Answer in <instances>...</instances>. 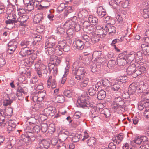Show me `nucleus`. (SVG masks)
<instances>
[{"mask_svg":"<svg viewBox=\"0 0 149 149\" xmlns=\"http://www.w3.org/2000/svg\"><path fill=\"white\" fill-rule=\"evenodd\" d=\"M81 59L80 57L79 60L75 61L73 65L72 74L75 75V77L77 80H80L83 78L84 75L86 74V69L81 65Z\"/></svg>","mask_w":149,"mask_h":149,"instance_id":"1","label":"nucleus"},{"mask_svg":"<svg viewBox=\"0 0 149 149\" xmlns=\"http://www.w3.org/2000/svg\"><path fill=\"white\" fill-rule=\"evenodd\" d=\"M124 102L120 97H116L112 104V108L115 112L118 113L120 110H125Z\"/></svg>","mask_w":149,"mask_h":149,"instance_id":"2","label":"nucleus"},{"mask_svg":"<svg viewBox=\"0 0 149 149\" xmlns=\"http://www.w3.org/2000/svg\"><path fill=\"white\" fill-rule=\"evenodd\" d=\"M56 40L54 36L49 38L45 43V47L47 48L48 53L51 54L53 52V48L56 47Z\"/></svg>","mask_w":149,"mask_h":149,"instance_id":"3","label":"nucleus"},{"mask_svg":"<svg viewBox=\"0 0 149 149\" xmlns=\"http://www.w3.org/2000/svg\"><path fill=\"white\" fill-rule=\"evenodd\" d=\"M41 136L40 135H38L36 139L39 142L36 147V149H48L50 146L49 140L46 139H41Z\"/></svg>","mask_w":149,"mask_h":149,"instance_id":"4","label":"nucleus"},{"mask_svg":"<svg viewBox=\"0 0 149 149\" xmlns=\"http://www.w3.org/2000/svg\"><path fill=\"white\" fill-rule=\"evenodd\" d=\"M35 68L39 77L42 76V74H47L48 72L47 66L43 64L40 65L39 63H36L35 64Z\"/></svg>","mask_w":149,"mask_h":149,"instance_id":"5","label":"nucleus"},{"mask_svg":"<svg viewBox=\"0 0 149 149\" xmlns=\"http://www.w3.org/2000/svg\"><path fill=\"white\" fill-rule=\"evenodd\" d=\"M52 61H53V62L52 64L48 66V69L50 72H52L54 75L55 76L57 72V66L60 64L61 61L60 60L56 59Z\"/></svg>","mask_w":149,"mask_h":149,"instance_id":"6","label":"nucleus"},{"mask_svg":"<svg viewBox=\"0 0 149 149\" xmlns=\"http://www.w3.org/2000/svg\"><path fill=\"white\" fill-rule=\"evenodd\" d=\"M56 112L55 108L52 107H49L45 109L41 113V116H44L47 118L48 116H53Z\"/></svg>","mask_w":149,"mask_h":149,"instance_id":"7","label":"nucleus"},{"mask_svg":"<svg viewBox=\"0 0 149 149\" xmlns=\"http://www.w3.org/2000/svg\"><path fill=\"white\" fill-rule=\"evenodd\" d=\"M142 86L141 85H138L136 83H132L131 84L129 88L128 91L131 94L135 93L136 91L138 93L143 92Z\"/></svg>","mask_w":149,"mask_h":149,"instance_id":"8","label":"nucleus"},{"mask_svg":"<svg viewBox=\"0 0 149 149\" xmlns=\"http://www.w3.org/2000/svg\"><path fill=\"white\" fill-rule=\"evenodd\" d=\"M82 26L86 32L89 33V35H91V33H94L96 31L95 29H94L92 25L88 21L84 22Z\"/></svg>","mask_w":149,"mask_h":149,"instance_id":"9","label":"nucleus"},{"mask_svg":"<svg viewBox=\"0 0 149 149\" xmlns=\"http://www.w3.org/2000/svg\"><path fill=\"white\" fill-rule=\"evenodd\" d=\"M127 57L125 53L120 54L117 59V63L119 66L124 65L127 63Z\"/></svg>","mask_w":149,"mask_h":149,"instance_id":"10","label":"nucleus"},{"mask_svg":"<svg viewBox=\"0 0 149 149\" xmlns=\"http://www.w3.org/2000/svg\"><path fill=\"white\" fill-rule=\"evenodd\" d=\"M17 43L15 40L10 42L8 45V53L12 54L13 53L17 47Z\"/></svg>","mask_w":149,"mask_h":149,"instance_id":"11","label":"nucleus"},{"mask_svg":"<svg viewBox=\"0 0 149 149\" xmlns=\"http://www.w3.org/2000/svg\"><path fill=\"white\" fill-rule=\"evenodd\" d=\"M27 88H25L19 87L17 92L16 95L18 99L20 100H22L27 93Z\"/></svg>","mask_w":149,"mask_h":149,"instance_id":"12","label":"nucleus"},{"mask_svg":"<svg viewBox=\"0 0 149 149\" xmlns=\"http://www.w3.org/2000/svg\"><path fill=\"white\" fill-rule=\"evenodd\" d=\"M76 19L77 17L75 16H74L72 17L69 20L67 21L64 24L65 28H66L67 29H72V26L75 25L74 22L76 21Z\"/></svg>","mask_w":149,"mask_h":149,"instance_id":"13","label":"nucleus"},{"mask_svg":"<svg viewBox=\"0 0 149 149\" xmlns=\"http://www.w3.org/2000/svg\"><path fill=\"white\" fill-rule=\"evenodd\" d=\"M88 102L86 101V100L80 98L77 100L76 105L78 107L84 108L89 106V105L88 104Z\"/></svg>","mask_w":149,"mask_h":149,"instance_id":"14","label":"nucleus"},{"mask_svg":"<svg viewBox=\"0 0 149 149\" xmlns=\"http://www.w3.org/2000/svg\"><path fill=\"white\" fill-rule=\"evenodd\" d=\"M26 132H27L28 133L22 136L23 141L25 142H27L29 140L32 141L34 140L35 138L33 134L31 133V132L29 131H26Z\"/></svg>","mask_w":149,"mask_h":149,"instance_id":"15","label":"nucleus"},{"mask_svg":"<svg viewBox=\"0 0 149 149\" xmlns=\"http://www.w3.org/2000/svg\"><path fill=\"white\" fill-rule=\"evenodd\" d=\"M34 51V50L33 49L29 50L27 47H25L21 49L19 54L21 56L24 57L32 54Z\"/></svg>","mask_w":149,"mask_h":149,"instance_id":"16","label":"nucleus"},{"mask_svg":"<svg viewBox=\"0 0 149 149\" xmlns=\"http://www.w3.org/2000/svg\"><path fill=\"white\" fill-rule=\"evenodd\" d=\"M74 45L76 48L79 50H82L84 47L83 42L80 40H76L74 42Z\"/></svg>","mask_w":149,"mask_h":149,"instance_id":"17","label":"nucleus"},{"mask_svg":"<svg viewBox=\"0 0 149 149\" xmlns=\"http://www.w3.org/2000/svg\"><path fill=\"white\" fill-rule=\"evenodd\" d=\"M13 17V15H10L7 17L8 20L5 21V23L6 24V26L8 25H13V24H15V23H17L16 18L14 17L12 18Z\"/></svg>","mask_w":149,"mask_h":149,"instance_id":"18","label":"nucleus"},{"mask_svg":"<svg viewBox=\"0 0 149 149\" xmlns=\"http://www.w3.org/2000/svg\"><path fill=\"white\" fill-rule=\"evenodd\" d=\"M95 28L96 29V31L97 30L100 33L101 38H104L106 36L107 31L106 29H104L103 27L99 25L96 26Z\"/></svg>","mask_w":149,"mask_h":149,"instance_id":"19","label":"nucleus"},{"mask_svg":"<svg viewBox=\"0 0 149 149\" xmlns=\"http://www.w3.org/2000/svg\"><path fill=\"white\" fill-rule=\"evenodd\" d=\"M44 17V15L43 13H40L36 14L34 19V23L35 24L42 23Z\"/></svg>","mask_w":149,"mask_h":149,"instance_id":"20","label":"nucleus"},{"mask_svg":"<svg viewBox=\"0 0 149 149\" xmlns=\"http://www.w3.org/2000/svg\"><path fill=\"white\" fill-rule=\"evenodd\" d=\"M90 36V37L91 42L93 44L97 43L99 41V36L95 33H91Z\"/></svg>","mask_w":149,"mask_h":149,"instance_id":"21","label":"nucleus"},{"mask_svg":"<svg viewBox=\"0 0 149 149\" xmlns=\"http://www.w3.org/2000/svg\"><path fill=\"white\" fill-rule=\"evenodd\" d=\"M97 13L99 17L102 18L106 15V12L105 10L102 6H100L97 8Z\"/></svg>","mask_w":149,"mask_h":149,"instance_id":"22","label":"nucleus"},{"mask_svg":"<svg viewBox=\"0 0 149 149\" xmlns=\"http://www.w3.org/2000/svg\"><path fill=\"white\" fill-rule=\"evenodd\" d=\"M124 138V134L120 133L115 136L112 138V140L114 142L118 144H119L123 140Z\"/></svg>","mask_w":149,"mask_h":149,"instance_id":"23","label":"nucleus"},{"mask_svg":"<svg viewBox=\"0 0 149 149\" xmlns=\"http://www.w3.org/2000/svg\"><path fill=\"white\" fill-rule=\"evenodd\" d=\"M27 19V17L26 15L19 16V17L16 19L17 23L18 22L21 25H22L23 24L26 22Z\"/></svg>","mask_w":149,"mask_h":149,"instance_id":"24","label":"nucleus"},{"mask_svg":"<svg viewBox=\"0 0 149 149\" xmlns=\"http://www.w3.org/2000/svg\"><path fill=\"white\" fill-rule=\"evenodd\" d=\"M136 66V69L134 72V74H136L137 75H138L146 71V69L144 67L141 66L139 64H137Z\"/></svg>","mask_w":149,"mask_h":149,"instance_id":"25","label":"nucleus"},{"mask_svg":"<svg viewBox=\"0 0 149 149\" xmlns=\"http://www.w3.org/2000/svg\"><path fill=\"white\" fill-rule=\"evenodd\" d=\"M102 54V52L101 51H96L93 52L92 56L93 58L95 59L97 61L101 62V61L100 60L102 58V57L101 56Z\"/></svg>","mask_w":149,"mask_h":149,"instance_id":"26","label":"nucleus"},{"mask_svg":"<svg viewBox=\"0 0 149 149\" xmlns=\"http://www.w3.org/2000/svg\"><path fill=\"white\" fill-rule=\"evenodd\" d=\"M136 64H132L130 65L128 67L127 69V72L129 74H134V72L136 69Z\"/></svg>","mask_w":149,"mask_h":149,"instance_id":"27","label":"nucleus"},{"mask_svg":"<svg viewBox=\"0 0 149 149\" xmlns=\"http://www.w3.org/2000/svg\"><path fill=\"white\" fill-rule=\"evenodd\" d=\"M60 48L57 46H56L53 49V52L51 54L50 53H48V54L50 55H52L54 54H56L60 56L62 55L63 54L62 51Z\"/></svg>","mask_w":149,"mask_h":149,"instance_id":"28","label":"nucleus"},{"mask_svg":"<svg viewBox=\"0 0 149 149\" xmlns=\"http://www.w3.org/2000/svg\"><path fill=\"white\" fill-rule=\"evenodd\" d=\"M127 57V64H130L131 62L135 59V53L134 52H131L130 54L126 55Z\"/></svg>","mask_w":149,"mask_h":149,"instance_id":"29","label":"nucleus"},{"mask_svg":"<svg viewBox=\"0 0 149 149\" xmlns=\"http://www.w3.org/2000/svg\"><path fill=\"white\" fill-rule=\"evenodd\" d=\"M120 83L118 81L115 80V82L114 84H113V86L111 88L112 90L114 91H118L119 92L121 93V89L120 88Z\"/></svg>","mask_w":149,"mask_h":149,"instance_id":"30","label":"nucleus"},{"mask_svg":"<svg viewBox=\"0 0 149 149\" xmlns=\"http://www.w3.org/2000/svg\"><path fill=\"white\" fill-rule=\"evenodd\" d=\"M144 138H146V137L140 136L136 137L134 139L133 141L137 144H140L146 141V140H144Z\"/></svg>","mask_w":149,"mask_h":149,"instance_id":"31","label":"nucleus"},{"mask_svg":"<svg viewBox=\"0 0 149 149\" xmlns=\"http://www.w3.org/2000/svg\"><path fill=\"white\" fill-rule=\"evenodd\" d=\"M88 20L89 22L91 23L92 25H95L98 23L97 18L92 15H90L89 16Z\"/></svg>","mask_w":149,"mask_h":149,"instance_id":"32","label":"nucleus"},{"mask_svg":"<svg viewBox=\"0 0 149 149\" xmlns=\"http://www.w3.org/2000/svg\"><path fill=\"white\" fill-rule=\"evenodd\" d=\"M106 30L108 31L109 34L114 33L116 32V28L112 25H108L105 26Z\"/></svg>","mask_w":149,"mask_h":149,"instance_id":"33","label":"nucleus"},{"mask_svg":"<svg viewBox=\"0 0 149 149\" xmlns=\"http://www.w3.org/2000/svg\"><path fill=\"white\" fill-rule=\"evenodd\" d=\"M142 50L145 54H149V45L142 44L141 46Z\"/></svg>","mask_w":149,"mask_h":149,"instance_id":"34","label":"nucleus"},{"mask_svg":"<svg viewBox=\"0 0 149 149\" xmlns=\"http://www.w3.org/2000/svg\"><path fill=\"white\" fill-rule=\"evenodd\" d=\"M106 97L105 91L103 90H101L99 91L97 95V97L99 100H103Z\"/></svg>","mask_w":149,"mask_h":149,"instance_id":"35","label":"nucleus"},{"mask_svg":"<svg viewBox=\"0 0 149 149\" xmlns=\"http://www.w3.org/2000/svg\"><path fill=\"white\" fill-rule=\"evenodd\" d=\"M127 78V77L126 76L123 75L118 77L115 79V80L119 83L120 84H122L123 83H124L126 82Z\"/></svg>","mask_w":149,"mask_h":149,"instance_id":"36","label":"nucleus"},{"mask_svg":"<svg viewBox=\"0 0 149 149\" xmlns=\"http://www.w3.org/2000/svg\"><path fill=\"white\" fill-rule=\"evenodd\" d=\"M24 62L26 65L30 66L33 64L34 61L30 57L26 58L24 61Z\"/></svg>","mask_w":149,"mask_h":149,"instance_id":"37","label":"nucleus"},{"mask_svg":"<svg viewBox=\"0 0 149 149\" xmlns=\"http://www.w3.org/2000/svg\"><path fill=\"white\" fill-rule=\"evenodd\" d=\"M143 58L142 53L141 52H138L136 54L135 53V61L139 62Z\"/></svg>","mask_w":149,"mask_h":149,"instance_id":"38","label":"nucleus"},{"mask_svg":"<svg viewBox=\"0 0 149 149\" xmlns=\"http://www.w3.org/2000/svg\"><path fill=\"white\" fill-rule=\"evenodd\" d=\"M70 138L72 142H76L78 141L81 138L82 136L81 134H76L74 136H72Z\"/></svg>","mask_w":149,"mask_h":149,"instance_id":"39","label":"nucleus"},{"mask_svg":"<svg viewBox=\"0 0 149 149\" xmlns=\"http://www.w3.org/2000/svg\"><path fill=\"white\" fill-rule=\"evenodd\" d=\"M82 79V80L80 84V85L81 87L83 88L87 86L89 82V79L87 78H83Z\"/></svg>","mask_w":149,"mask_h":149,"instance_id":"40","label":"nucleus"},{"mask_svg":"<svg viewBox=\"0 0 149 149\" xmlns=\"http://www.w3.org/2000/svg\"><path fill=\"white\" fill-rule=\"evenodd\" d=\"M46 95L45 92V91H40L38 93V101L40 102L43 100L44 97Z\"/></svg>","mask_w":149,"mask_h":149,"instance_id":"41","label":"nucleus"},{"mask_svg":"<svg viewBox=\"0 0 149 149\" xmlns=\"http://www.w3.org/2000/svg\"><path fill=\"white\" fill-rule=\"evenodd\" d=\"M56 100L57 102L58 103H63L65 100V97L63 95H58L56 97Z\"/></svg>","mask_w":149,"mask_h":149,"instance_id":"42","label":"nucleus"},{"mask_svg":"<svg viewBox=\"0 0 149 149\" xmlns=\"http://www.w3.org/2000/svg\"><path fill=\"white\" fill-rule=\"evenodd\" d=\"M34 5L33 2H29L25 8L27 10L31 11L34 9Z\"/></svg>","mask_w":149,"mask_h":149,"instance_id":"43","label":"nucleus"},{"mask_svg":"<svg viewBox=\"0 0 149 149\" xmlns=\"http://www.w3.org/2000/svg\"><path fill=\"white\" fill-rule=\"evenodd\" d=\"M143 16L145 18L149 17V7L143 10Z\"/></svg>","mask_w":149,"mask_h":149,"instance_id":"44","label":"nucleus"},{"mask_svg":"<svg viewBox=\"0 0 149 149\" xmlns=\"http://www.w3.org/2000/svg\"><path fill=\"white\" fill-rule=\"evenodd\" d=\"M116 64L115 61L114 60H110L108 63V67L110 69L114 67Z\"/></svg>","mask_w":149,"mask_h":149,"instance_id":"45","label":"nucleus"},{"mask_svg":"<svg viewBox=\"0 0 149 149\" xmlns=\"http://www.w3.org/2000/svg\"><path fill=\"white\" fill-rule=\"evenodd\" d=\"M95 139L94 137L90 138L87 141V144L89 146H92L95 142Z\"/></svg>","mask_w":149,"mask_h":149,"instance_id":"46","label":"nucleus"},{"mask_svg":"<svg viewBox=\"0 0 149 149\" xmlns=\"http://www.w3.org/2000/svg\"><path fill=\"white\" fill-rule=\"evenodd\" d=\"M26 10L25 8H18L17 10V13L19 16L25 14L26 11Z\"/></svg>","mask_w":149,"mask_h":149,"instance_id":"47","label":"nucleus"},{"mask_svg":"<svg viewBox=\"0 0 149 149\" xmlns=\"http://www.w3.org/2000/svg\"><path fill=\"white\" fill-rule=\"evenodd\" d=\"M106 118L108 117L111 115V113L109 109H104L102 111Z\"/></svg>","mask_w":149,"mask_h":149,"instance_id":"48","label":"nucleus"},{"mask_svg":"<svg viewBox=\"0 0 149 149\" xmlns=\"http://www.w3.org/2000/svg\"><path fill=\"white\" fill-rule=\"evenodd\" d=\"M44 29L45 26L43 25H39L37 27L36 30L37 32L41 33L44 31Z\"/></svg>","mask_w":149,"mask_h":149,"instance_id":"49","label":"nucleus"},{"mask_svg":"<svg viewBox=\"0 0 149 149\" xmlns=\"http://www.w3.org/2000/svg\"><path fill=\"white\" fill-rule=\"evenodd\" d=\"M102 84L104 86H109L112 85V83L107 79H105L103 81Z\"/></svg>","mask_w":149,"mask_h":149,"instance_id":"50","label":"nucleus"},{"mask_svg":"<svg viewBox=\"0 0 149 149\" xmlns=\"http://www.w3.org/2000/svg\"><path fill=\"white\" fill-rule=\"evenodd\" d=\"M6 112L8 116H11L13 113V109L10 107H8L6 108Z\"/></svg>","mask_w":149,"mask_h":149,"instance_id":"51","label":"nucleus"},{"mask_svg":"<svg viewBox=\"0 0 149 149\" xmlns=\"http://www.w3.org/2000/svg\"><path fill=\"white\" fill-rule=\"evenodd\" d=\"M33 4H34V6L37 8V10H40V9L42 6L41 5L40 3L37 1H36L33 2Z\"/></svg>","mask_w":149,"mask_h":149,"instance_id":"52","label":"nucleus"},{"mask_svg":"<svg viewBox=\"0 0 149 149\" xmlns=\"http://www.w3.org/2000/svg\"><path fill=\"white\" fill-rule=\"evenodd\" d=\"M64 95L67 97H70L72 95V93L71 91L69 90H65L63 92Z\"/></svg>","mask_w":149,"mask_h":149,"instance_id":"53","label":"nucleus"},{"mask_svg":"<svg viewBox=\"0 0 149 149\" xmlns=\"http://www.w3.org/2000/svg\"><path fill=\"white\" fill-rule=\"evenodd\" d=\"M67 42L66 40H63L62 41H60L59 42L58 45L61 49H62L63 47L65 46Z\"/></svg>","mask_w":149,"mask_h":149,"instance_id":"54","label":"nucleus"},{"mask_svg":"<svg viewBox=\"0 0 149 149\" xmlns=\"http://www.w3.org/2000/svg\"><path fill=\"white\" fill-rule=\"evenodd\" d=\"M58 136L59 140L62 142L65 141V139L68 137L67 136L64 135L60 132Z\"/></svg>","mask_w":149,"mask_h":149,"instance_id":"55","label":"nucleus"},{"mask_svg":"<svg viewBox=\"0 0 149 149\" xmlns=\"http://www.w3.org/2000/svg\"><path fill=\"white\" fill-rule=\"evenodd\" d=\"M36 44V42L34 40L27 41V47L28 48H31L33 47Z\"/></svg>","mask_w":149,"mask_h":149,"instance_id":"56","label":"nucleus"},{"mask_svg":"<svg viewBox=\"0 0 149 149\" xmlns=\"http://www.w3.org/2000/svg\"><path fill=\"white\" fill-rule=\"evenodd\" d=\"M40 128L39 126L36 125L32 129V132L33 133L38 132L40 130Z\"/></svg>","mask_w":149,"mask_h":149,"instance_id":"57","label":"nucleus"},{"mask_svg":"<svg viewBox=\"0 0 149 149\" xmlns=\"http://www.w3.org/2000/svg\"><path fill=\"white\" fill-rule=\"evenodd\" d=\"M47 130V124L43 123L41 125V130L42 132H45Z\"/></svg>","mask_w":149,"mask_h":149,"instance_id":"58","label":"nucleus"},{"mask_svg":"<svg viewBox=\"0 0 149 149\" xmlns=\"http://www.w3.org/2000/svg\"><path fill=\"white\" fill-rule=\"evenodd\" d=\"M42 107L41 104L38 103H36L34 105L33 108L36 111H41Z\"/></svg>","mask_w":149,"mask_h":149,"instance_id":"59","label":"nucleus"},{"mask_svg":"<svg viewBox=\"0 0 149 149\" xmlns=\"http://www.w3.org/2000/svg\"><path fill=\"white\" fill-rule=\"evenodd\" d=\"M57 149H66L65 144L63 142H60L57 146Z\"/></svg>","mask_w":149,"mask_h":149,"instance_id":"60","label":"nucleus"},{"mask_svg":"<svg viewBox=\"0 0 149 149\" xmlns=\"http://www.w3.org/2000/svg\"><path fill=\"white\" fill-rule=\"evenodd\" d=\"M8 124L11 126H12V127H14V128L16 126V121L14 120H9Z\"/></svg>","mask_w":149,"mask_h":149,"instance_id":"61","label":"nucleus"},{"mask_svg":"<svg viewBox=\"0 0 149 149\" xmlns=\"http://www.w3.org/2000/svg\"><path fill=\"white\" fill-rule=\"evenodd\" d=\"M91 71L93 72H95L97 70V65L96 64L92 63L91 66Z\"/></svg>","mask_w":149,"mask_h":149,"instance_id":"62","label":"nucleus"},{"mask_svg":"<svg viewBox=\"0 0 149 149\" xmlns=\"http://www.w3.org/2000/svg\"><path fill=\"white\" fill-rule=\"evenodd\" d=\"M88 92L90 95L93 96L94 95L95 93V91L93 88H90L88 90Z\"/></svg>","mask_w":149,"mask_h":149,"instance_id":"63","label":"nucleus"},{"mask_svg":"<svg viewBox=\"0 0 149 149\" xmlns=\"http://www.w3.org/2000/svg\"><path fill=\"white\" fill-rule=\"evenodd\" d=\"M82 37L87 42H88L90 40V37L86 34H83L82 36Z\"/></svg>","mask_w":149,"mask_h":149,"instance_id":"64","label":"nucleus"}]
</instances>
